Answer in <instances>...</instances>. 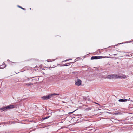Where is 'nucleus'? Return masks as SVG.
I'll return each instance as SVG.
<instances>
[{
    "mask_svg": "<svg viewBox=\"0 0 133 133\" xmlns=\"http://www.w3.org/2000/svg\"><path fill=\"white\" fill-rule=\"evenodd\" d=\"M82 81L80 79H78L77 81H76L75 83V85L77 86H79L81 84Z\"/></svg>",
    "mask_w": 133,
    "mask_h": 133,
    "instance_id": "1",
    "label": "nucleus"
},
{
    "mask_svg": "<svg viewBox=\"0 0 133 133\" xmlns=\"http://www.w3.org/2000/svg\"><path fill=\"white\" fill-rule=\"evenodd\" d=\"M26 80L29 81L30 80V81L32 82V83H33V84H35L37 82V80H36V79H32L31 78H28Z\"/></svg>",
    "mask_w": 133,
    "mask_h": 133,
    "instance_id": "2",
    "label": "nucleus"
},
{
    "mask_svg": "<svg viewBox=\"0 0 133 133\" xmlns=\"http://www.w3.org/2000/svg\"><path fill=\"white\" fill-rule=\"evenodd\" d=\"M50 96L49 94L47 96H43L42 97V98L44 100H46L50 98Z\"/></svg>",
    "mask_w": 133,
    "mask_h": 133,
    "instance_id": "3",
    "label": "nucleus"
},
{
    "mask_svg": "<svg viewBox=\"0 0 133 133\" xmlns=\"http://www.w3.org/2000/svg\"><path fill=\"white\" fill-rule=\"evenodd\" d=\"M100 58V57L97 56H92L91 58V60L96 59Z\"/></svg>",
    "mask_w": 133,
    "mask_h": 133,
    "instance_id": "4",
    "label": "nucleus"
},
{
    "mask_svg": "<svg viewBox=\"0 0 133 133\" xmlns=\"http://www.w3.org/2000/svg\"><path fill=\"white\" fill-rule=\"evenodd\" d=\"M8 109H12L15 108L16 107L13 105H10L7 106Z\"/></svg>",
    "mask_w": 133,
    "mask_h": 133,
    "instance_id": "5",
    "label": "nucleus"
},
{
    "mask_svg": "<svg viewBox=\"0 0 133 133\" xmlns=\"http://www.w3.org/2000/svg\"><path fill=\"white\" fill-rule=\"evenodd\" d=\"M112 78H119V76L116 74L112 75Z\"/></svg>",
    "mask_w": 133,
    "mask_h": 133,
    "instance_id": "6",
    "label": "nucleus"
},
{
    "mask_svg": "<svg viewBox=\"0 0 133 133\" xmlns=\"http://www.w3.org/2000/svg\"><path fill=\"white\" fill-rule=\"evenodd\" d=\"M7 109H8V108L7 106L3 107L0 109L1 110L3 111H6Z\"/></svg>",
    "mask_w": 133,
    "mask_h": 133,
    "instance_id": "7",
    "label": "nucleus"
},
{
    "mask_svg": "<svg viewBox=\"0 0 133 133\" xmlns=\"http://www.w3.org/2000/svg\"><path fill=\"white\" fill-rule=\"evenodd\" d=\"M49 95L51 98L53 96H54L56 95H59V94L56 93L50 94H49Z\"/></svg>",
    "mask_w": 133,
    "mask_h": 133,
    "instance_id": "8",
    "label": "nucleus"
},
{
    "mask_svg": "<svg viewBox=\"0 0 133 133\" xmlns=\"http://www.w3.org/2000/svg\"><path fill=\"white\" fill-rule=\"evenodd\" d=\"M127 78V77L125 75H123L122 76H119V78L120 79H125Z\"/></svg>",
    "mask_w": 133,
    "mask_h": 133,
    "instance_id": "9",
    "label": "nucleus"
},
{
    "mask_svg": "<svg viewBox=\"0 0 133 133\" xmlns=\"http://www.w3.org/2000/svg\"><path fill=\"white\" fill-rule=\"evenodd\" d=\"M73 63V62H71V63L70 62V63H66L65 64L63 65V66H66L69 65H70V64L71 63Z\"/></svg>",
    "mask_w": 133,
    "mask_h": 133,
    "instance_id": "10",
    "label": "nucleus"
},
{
    "mask_svg": "<svg viewBox=\"0 0 133 133\" xmlns=\"http://www.w3.org/2000/svg\"><path fill=\"white\" fill-rule=\"evenodd\" d=\"M106 78L108 79H111L112 78V75H108L107 76Z\"/></svg>",
    "mask_w": 133,
    "mask_h": 133,
    "instance_id": "11",
    "label": "nucleus"
},
{
    "mask_svg": "<svg viewBox=\"0 0 133 133\" xmlns=\"http://www.w3.org/2000/svg\"><path fill=\"white\" fill-rule=\"evenodd\" d=\"M26 85L27 86L32 85H33V83H27L26 84Z\"/></svg>",
    "mask_w": 133,
    "mask_h": 133,
    "instance_id": "12",
    "label": "nucleus"
},
{
    "mask_svg": "<svg viewBox=\"0 0 133 133\" xmlns=\"http://www.w3.org/2000/svg\"><path fill=\"white\" fill-rule=\"evenodd\" d=\"M18 7H19V8H21V9H23V10H26L24 8H22V7L21 6H19V5H18Z\"/></svg>",
    "mask_w": 133,
    "mask_h": 133,
    "instance_id": "13",
    "label": "nucleus"
},
{
    "mask_svg": "<svg viewBox=\"0 0 133 133\" xmlns=\"http://www.w3.org/2000/svg\"><path fill=\"white\" fill-rule=\"evenodd\" d=\"M118 101L119 102H124V99H120L118 100Z\"/></svg>",
    "mask_w": 133,
    "mask_h": 133,
    "instance_id": "14",
    "label": "nucleus"
},
{
    "mask_svg": "<svg viewBox=\"0 0 133 133\" xmlns=\"http://www.w3.org/2000/svg\"><path fill=\"white\" fill-rule=\"evenodd\" d=\"M87 99V98L86 97H83V99L84 101L86 100Z\"/></svg>",
    "mask_w": 133,
    "mask_h": 133,
    "instance_id": "15",
    "label": "nucleus"
},
{
    "mask_svg": "<svg viewBox=\"0 0 133 133\" xmlns=\"http://www.w3.org/2000/svg\"><path fill=\"white\" fill-rule=\"evenodd\" d=\"M50 117V116H47V117H45V118H43V120H45V119H47V118H48Z\"/></svg>",
    "mask_w": 133,
    "mask_h": 133,
    "instance_id": "16",
    "label": "nucleus"
},
{
    "mask_svg": "<svg viewBox=\"0 0 133 133\" xmlns=\"http://www.w3.org/2000/svg\"><path fill=\"white\" fill-rule=\"evenodd\" d=\"M6 67V65H5V66L3 67H0V69L4 68H5Z\"/></svg>",
    "mask_w": 133,
    "mask_h": 133,
    "instance_id": "17",
    "label": "nucleus"
},
{
    "mask_svg": "<svg viewBox=\"0 0 133 133\" xmlns=\"http://www.w3.org/2000/svg\"><path fill=\"white\" fill-rule=\"evenodd\" d=\"M4 65V66H5V65L6 66V65L5 64V63H4V62H3V65H1V66H3Z\"/></svg>",
    "mask_w": 133,
    "mask_h": 133,
    "instance_id": "18",
    "label": "nucleus"
},
{
    "mask_svg": "<svg viewBox=\"0 0 133 133\" xmlns=\"http://www.w3.org/2000/svg\"><path fill=\"white\" fill-rule=\"evenodd\" d=\"M69 59H68L67 60H64V61H62V62H66V61H67L69 60Z\"/></svg>",
    "mask_w": 133,
    "mask_h": 133,
    "instance_id": "19",
    "label": "nucleus"
},
{
    "mask_svg": "<svg viewBox=\"0 0 133 133\" xmlns=\"http://www.w3.org/2000/svg\"><path fill=\"white\" fill-rule=\"evenodd\" d=\"M128 101V99H124V102L127 101Z\"/></svg>",
    "mask_w": 133,
    "mask_h": 133,
    "instance_id": "20",
    "label": "nucleus"
},
{
    "mask_svg": "<svg viewBox=\"0 0 133 133\" xmlns=\"http://www.w3.org/2000/svg\"><path fill=\"white\" fill-rule=\"evenodd\" d=\"M87 109H87L88 110H90V108H88Z\"/></svg>",
    "mask_w": 133,
    "mask_h": 133,
    "instance_id": "21",
    "label": "nucleus"
},
{
    "mask_svg": "<svg viewBox=\"0 0 133 133\" xmlns=\"http://www.w3.org/2000/svg\"><path fill=\"white\" fill-rule=\"evenodd\" d=\"M117 54H114L113 55H114V56H115V55H117Z\"/></svg>",
    "mask_w": 133,
    "mask_h": 133,
    "instance_id": "22",
    "label": "nucleus"
},
{
    "mask_svg": "<svg viewBox=\"0 0 133 133\" xmlns=\"http://www.w3.org/2000/svg\"><path fill=\"white\" fill-rule=\"evenodd\" d=\"M57 36L58 38H60V36Z\"/></svg>",
    "mask_w": 133,
    "mask_h": 133,
    "instance_id": "23",
    "label": "nucleus"
},
{
    "mask_svg": "<svg viewBox=\"0 0 133 133\" xmlns=\"http://www.w3.org/2000/svg\"><path fill=\"white\" fill-rule=\"evenodd\" d=\"M130 98H129V99H128V101H129V100H130Z\"/></svg>",
    "mask_w": 133,
    "mask_h": 133,
    "instance_id": "24",
    "label": "nucleus"
},
{
    "mask_svg": "<svg viewBox=\"0 0 133 133\" xmlns=\"http://www.w3.org/2000/svg\"><path fill=\"white\" fill-rule=\"evenodd\" d=\"M69 59V60H71L72 59Z\"/></svg>",
    "mask_w": 133,
    "mask_h": 133,
    "instance_id": "25",
    "label": "nucleus"
},
{
    "mask_svg": "<svg viewBox=\"0 0 133 133\" xmlns=\"http://www.w3.org/2000/svg\"><path fill=\"white\" fill-rule=\"evenodd\" d=\"M132 101L131 100V101Z\"/></svg>",
    "mask_w": 133,
    "mask_h": 133,
    "instance_id": "26",
    "label": "nucleus"
},
{
    "mask_svg": "<svg viewBox=\"0 0 133 133\" xmlns=\"http://www.w3.org/2000/svg\"><path fill=\"white\" fill-rule=\"evenodd\" d=\"M1 125V123H0V125Z\"/></svg>",
    "mask_w": 133,
    "mask_h": 133,
    "instance_id": "27",
    "label": "nucleus"
}]
</instances>
